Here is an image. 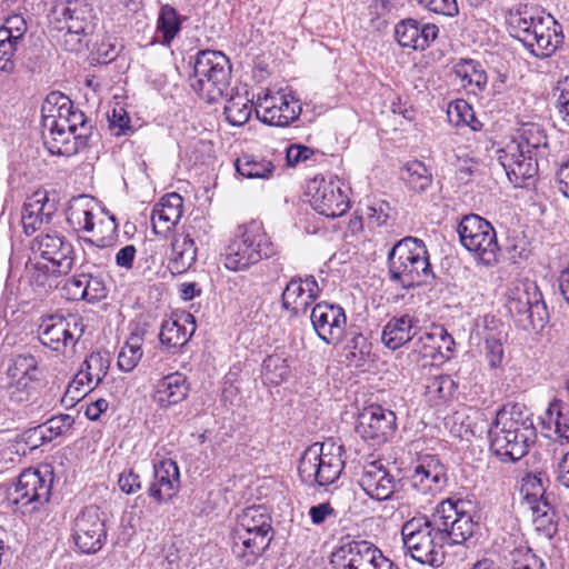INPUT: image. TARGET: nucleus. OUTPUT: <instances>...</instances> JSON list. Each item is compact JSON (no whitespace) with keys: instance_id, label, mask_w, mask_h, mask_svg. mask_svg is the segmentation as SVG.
<instances>
[{"instance_id":"nucleus-1","label":"nucleus","mask_w":569,"mask_h":569,"mask_svg":"<svg viewBox=\"0 0 569 569\" xmlns=\"http://www.w3.org/2000/svg\"><path fill=\"white\" fill-rule=\"evenodd\" d=\"M463 500H442L431 518H412L401 529L403 545L411 557L423 565L443 563V545H459L472 537L477 523L465 510Z\"/></svg>"},{"instance_id":"nucleus-2","label":"nucleus","mask_w":569,"mask_h":569,"mask_svg":"<svg viewBox=\"0 0 569 569\" xmlns=\"http://www.w3.org/2000/svg\"><path fill=\"white\" fill-rule=\"evenodd\" d=\"M31 253L36 261L31 280L43 289L58 288L59 278L67 276L74 263V250L70 241L57 231L38 234L31 241Z\"/></svg>"},{"instance_id":"nucleus-3","label":"nucleus","mask_w":569,"mask_h":569,"mask_svg":"<svg viewBox=\"0 0 569 569\" xmlns=\"http://www.w3.org/2000/svg\"><path fill=\"white\" fill-rule=\"evenodd\" d=\"M490 449L502 462H515L527 455L535 442L532 420L518 406L502 408L489 430Z\"/></svg>"},{"instance_id":"nucleus-4","label":"nucleus","mask_w":569,"mask_h":569,"mask_svg":"<svg viewBox=\"0 0 569 569\" xmlns=\"http://www.w3.org/2000/svg\"><path fill=\"white\" fill-rule=\"evenodd\" d=\"M278 252L260 222L251 221L237 229L223 253V264L231 271H242Z\"/></svg>"},{"instance_id":"nucleus-5","label":"nucleus","mask_w":569,"mask_h":569,"mask_svg":"<svg viewBox=\"0 0 569 569\" xmlns=\"http://www.w3.org/2000/svg\"><path fill=\"white\" fill-rule=\"evenodd\" d=\"M388 262L391 280L402 288L419 287L433 278L428 251L420 239L400 240L389 252Z\"/></svg>"},{"instance_id":"nucleus-6","label":"nucleus","mask_w":569,"mask_h":569,"mask_svg":"<svg viewBox=\"0 0 569 569\" xmlns=\"http://www.w3.org/2000/svg\"><path fill=\"white\" fill-rule=\"evenodd\" d=\"M192 69L189 84L199 98L213 103L226 94L231 80V64L224 53L201 50L194 57Z\"/></svg>"},{"instance_id":"nucleus-7","label":"nucleus","mask_w":569,"mask_h":569,"mask_svg":"<svg viewBox=\"0 0 569 569\" xmlns=\"http://www.w3.org/2000/svg\"><path fill=\"white\" fill-rule=\"evenodd\" d=\"M508 23L512 34L538 58H547L557 49L560 39L550 27L551 17L535 16L527 7L510 12Z\"/></svg>"},{"instance_id":"nucleus-8","label":"nucleus","mask_w":569,"mask_h":569,"mask_svg":"<svg viewBox=\"0 0 569 569\" xmlns=\"http://www.w3.org/2000/svg\"><path fill=\"white\" fill-rule=\"evenodd\" d=\"M506 307L519 327L542 329L548 317L546 305L537 284L529 280L511 283L507 293Z\"/></svg>"},{"instance_id":"nucleus-9","label":"nucleus","mask_w":569,"mask_h":569,"mask_svg":"<svg viewBox=\"0 0 569 569\" xmlns=\"http://www.w3.org/2000/svg\"><path fill=\"white\" fill-rule=\"evenodd\" d=\"M340 447L315 443L307 448L300 458L298 472L308 486L325 487L333 483L341 475L343 461Z\"/></svg>"},{"instance_id":"nucleus-10","label":"nucleus","mask_w":569,"mask_h":569,"mask_svg":"<svg viewBox=\"0 0 569 569\" xmlns=\"http://www.w3.org/2000/svg\"><path fill=\"white\" fill-rule=\"evenodd\" d=\"M461 244L486 266L497 261L499 244L493 227L477 214H468L458 224Z\"/></svg>"},{"instance_id":"nucleus-11","label":"nucleus","mask_w":569,"mask_h":569,"mask_svg":"<svg viewBox=\"0 0 569 569\" xmlns=\"http://www.w3.org/2000/svg\"><path fill=\"white\" fill-rule=\"evenodd\" d=\"M90 204L91 202L86 197L73 200L68 208L67 221L76 231L92 232L98 227L101 233L106 232V234L96 239H86L84 241L101 248L107 247L113 241L118 226L113 217L100 219L97 224L93 207Z\"/></svg>"},{"instance_id":"nucleus-12","label":"nucleus","mask_w":569,"mask_h":569,"mask_svg":"<svg viewBox=\"0 0 569 569\" xmlns=\"http://www.w3.org/2000/svg\"><path fill=\"white\" fill-rule=\"evenodd\" d=\"M73 539L83 553H96L107 540L106 515L97 506L84 507L74 519Z\"/></svg>"},{"instance_id":"nucleus-13","label":"nucleus","mask_w":569,"mask_h":569,"mask_svg":"<svg viewBox=\"0 0 569 569\" xmlns=\"http://www.w3.org/2000/svg\"><path fill=\"white\" fill-rule=\"evenodd\" d=\"M256 113L263 123L287 127L301 113L299 100L284 91L270 92L258 97Z\"/></svg>"},{"instance_id":"nucleus-14","label":"nucleus","mask_w":569,"mask_h":569,"mask_svg":"<svg viewBox=\"0 0 569 569\" xmlns=\"http://www.w3.org/2000/svg\"><path fill=\"white\" fill-rule=\"evenodd\" d=\"M83 326L73 315H51L39 327V338L46 347L54 351H63L73 346L82 336Z\"/></svg>"},{"instance_id":"nucleus-15","label":"nucleus","mask_w":569,"mask_h":569,"mask_svg":"<svg viewBox=\"0 0 569 569\" xmlns=\"http://www.w3.org/2000/svg\"><path fill=\"white\" fill-rule=\"evenodd\" d=\"M72 101L61 92H50L41 107L42 117V139L46 148L50 152L54 148L57 138H63V130L67 117L70 116Z\"/></svg>"},{"instance_id":"nucleus-16","label":"nucleus","mask_w":569,"mask_h":569,"mask_svg":"<svg viewBox=\"0 0 569 569\" xmlns=\"http://www.w3.org/2000/svg\"><path fill=\"white\" fill-rule=\"evenodd\" d=\"M396 415L380 405L365 408L358 417L356 432L372 446L385 443L395 432Z\"/></svg>"},{"instance_id":"nucleus-17","label":"nucleus","mask_w":569,"mask_h":569,"mask_svg":"<svg viewBox=\"0 0 569 569\" xmlns=\"http://www.w3.org/2000/svg\"><path fill=\"white\" fill-rule=\"evenodd\" d=\"M409 481L415 493L429 502L447 487V469L437 458L426 457L415 468Z\"/></svg>"},{"instance_id":"nucleus-18","label":"nucleus","mask_w":569,"mask_h":569,"mask_svg":"<svg viewBox=\"0 0 569 569\" xmlns=\"http://www.w3.org/2000/svg\"><path fill=\"white\" fill-rule=\"evenodd\" d=\"M310 320L318 337L327 345L337 346L341 342L347 317L340 306L319 302L312 308Z\"/></svg>"},{"instance_id":"nucleus-19","label":"nucleus","mask_w":569,"mask_h":569,"mask_svg":"<svg viewBox=\"0 0 569 569\" xmlns=\"http://www.w3.org/2000/svg\"><path fill=\"white\" fill-rule=\"evenodd\" d=\"M63 130H66V134H63V138H57V146L51 148L50 153L71 157L88 144L92 134V124L82 111L72 108L70 109V116L67 117Z\"/></svg>"},{"instance_id":"nucleus-20","label":"nucleus","mask_w":569,"mask_h":569,"mask_svg":"<svg viewBox=\"0 0 569 569\" xmlns=\"http://www.w3.org/2000/svg\"><path fill=\"white\" fill-rule=\"evenodd\" d=\"M499 161L508 179L516 187H522L527 180L538 173V162L533 154L525 152L523 143H509L500 151Z\"/></svg>"},{"instance_id":"nucleus-21","label":"nucleus","mask_w":569,"mask_h":569,"mask_svg":"<svg viewBox=\"0 0 569 569\" xmlns=\"http://www.w3.org/2000/svg\"><path fill=\"white\" fill-rule=\"evenodd\" d=\"M320 293L316 279L310 276L305 279H291L281 295V307L290 317H299L307 312Z\"/></svg>"},{"instance_id":"nucleus-22","label":"nucleus","mask_w":569,"mask_h":569,"mask_svg":"<svg viewBox=\"0 0 569 569\" xmlns=\"http://www.w3.org/2000/svg\"><path fill=\"white\" fill-rule=\"evenodd\" d=\"M315 192L311 197L312 208L327 218L343 216L349 209V200L338 181H315Z\"/></svg>"},{"instance_id":"nucleus-23","label":"nucleus","mask_w":569,"mask_h":569,"mask_svg":"<svg viewBox=\"0 0 569 569\" xmlns=\"http://www.w3.org/2000/svg\"><path fill=\"white\" fill-rule=\"evenodd\" d=\"M361 489L372 499L385 501L395 492L396 480L381 461H369L362 466L358 478Z\"/></svg>"},{"instance_id":"nucleus-24","label":"nucleus","mask_w":569,"mask_h":569,"mask_svg":"<svg viewBox=\"0 0 569 569\" xmlns=\"http://www.w3.org/2000/svg\"><path fill=\"white\" fill-rule=\"evenodd\" d=\"M51 481H47L38 470H24L18 478L10 497L16 505H43L49 500Z\"/></svg>"},{"instance_id":"nucleus-25","label":"nucleus","mask_w":569,"mask_h":569,"mask_svg":"<svg viewBox=\"0 0 569 569\" xmlns=\"http://www.w3.org/2000/svg\"><path fill=\"white\" fill-rule=\"evenodd\" d=\"M180 488V472L176 461L163 459L153 468V481L148 488V496L157 503L172 499Z\"/></svg>"},{"instance_id":"nucleus-26","label":"nucleus","mask_w":569,"mask_h":569,"mask_svg":"<svg viewBox=\"0 0 569 569\" xmlns=\"http://www.w3.org/2000/svg\"><path fill=\"white\" fill-rule=\"evenodd\" d=\"M439 28L433 23H421L416 19H403L396 24L398 43L412 50H425L438 37Z\"/></svg>"},{"instance_id":"nucleus-27","label":"nucleus","mask_w":569,"mask_h":569,"mask_svg":"<svg viewBox=\"0 0 569 569\" xmlns=\"http://www.w3.org/2000/svg\"><path fill=\"white\" fill-rule=\"evenodd\" d=\"M53 13L63 20L64 26L60 29H67L73 33H81L82 37H90L96 28L94 16L92 9L87 4L78 1H68L67 3L57 4Z\"/></svg>"},{"instance_id":"nucleus-28","label":"nucleus","mask_w":569,"mask_h":569,"mask_svg":"<svg viewBox=\"0 0 569 569\" xmlns=\"http://www.w3.org/2000/svg\"><path fill=\"white\" fill-rule=\"evenodd\" d=\"M373 550H378V547L367 540L343 542L332 553L331 562L335 569H363Z\"/></svg>"},{"instance_id":"nucleus-29","label":"nucleus","mask_w":569,"mask_h":569,"mask_svg":"<svg viewBox=\"0 0 569 569\" xmlns=\"http://www.w3.org/2000/svg\"><path fill=\"white\" fill-rule=\"evenodd\" d=\"M182 198L178 193H170L163 197L151 214L153 231L167 237L179 222L182 216Z\"/></svg>"},{"instance_id":"nucleus-30","label":"nucleus","mask_w":569,"mask_h":569,"mask_svg":"<svg viewBox=\"0 0 569 569\" xmlns=\"http://www.w3.org/2000/svg\"><path fill=\"white\" fill-rule=\"evenodd\" d=\"M418 319L409 313L393 316L382 330V342L391 350L405 346L418 333Z\"/></svg>"},{"instance_id":"nucleus-31","label":"nucleus","mask_w":569,"mask_h":569,"mask_svg":"<svg viewBox=\"0 0 569 569\" xmlns=\"http://www.w3.org/2000/svg\"><path fill=\"white\" fill-rule=\"evenodd\" d=\"M54 207L49 202L47 192L37 191L24 203L21 222L27 234L37 231L42 223L49 222L53 214Z\"/></svg>"},{"instance_id":"nucleus-32","label":"nucleus","mask_w":569,"mask_h":569,"mask_svg":"<svg viewBox=\"0 0 569 569\" xmlns=\"http://www.w3.org/2000/svg\"><path fill=\"white\" fill-rule=\"evenodd\" d=\"M486 333L483 337L482 353L491 369L501 367L505 357L503 342L507 333L503 330V325L495 319V317H485Z\"/></svg>"},{"instance_id":"nucleus-33","label":"nucleus","mask_w":569,"mask_h":569,"mask_svg":"<svg viewBox=\"0 0 569 569\" xmlns=\"http://www.w3.org/2000/svg\"><path fill=\"white\" fill-rule=\"evenodd\" d=\"M189 390L187 377L177 371L158 381L153 400L161 408H168L183 401L188 397Z\"/></svg>"},{"instance_id":"nucleus-34","label":"nucleus","mask_w":569,"mask_h":569,"mask_svg":"<svg viewBox=\"0 0 569 569\" xmlns=\"http://www.w3.org/2000/svg\"><path fill=\"white\" fill-rule=\"evenodd\" d=\"M197 260V247L189 232L176 234L171 242V254L168 268L172 274H181L189 270Z\"/></svg>"},{"instance_id":"nucleus-35","label":"nucleus","mask_w":569,"mask_h":569,"mask_svg":"<svg viewBox=\"0 0 569 569\" xmlns=\"http://www.w3.org/2000/svg\"><path fill=\"white\" fill-rule=\"evenodd\" d=\"M194 330V318L188 313L179 319L164 320L161 325L159 339L168 348H181L190 340Z\"/></svg>"},{"instance_id":"nucleus-36","label":"nucleus","mask_w":569,"mask_h":569,"mask_svg":"<svg viewBox=\"0 0 569 569\" xmlns=\"http://www.w3.org/2000/svg\"><path fill=\"white\" fill-rule=\"evenodd\" d=\"M236 531L250 536H263L268 538V542H271L273 538L271 517L262 506L248 507L239 515Z\"/></svg>"},{"instance_id":"nucleus-37","label":"nucleus","mask_w":569,"mask_h":569,"mask_svg":"<svg viewBox=\"0 0 569 569\" xmlns=\"http://www.w3.org/2000/svg\"><path fill=\"white\" fill-rule=\"evenodd\" d=\"M268 538L263 536L243 535L236 531L232 542L233 556L246 567L253 566L269 547Z\"/></svg>"},{"instance_id":"nucleus-38","label":"nucleus","mask_w":569,"mask_h":569,"mask_svg":"<svg viewBox=\"0 0 569 569\" xmlns=\"http://www.w3.org/2000/svg\"><path fill=\"white\" fill-rule=\"evenodd\" d=\"M445 333V328L440 325H433L429 329L422 330L418 327V333L411 340L413 357L412 361L418 362L420 359H435L438 353H441V335Z\"/></svg>"},{"instance_id":"nucleus-39","label":"nucleus","mask_w":569,"mask_h":569,"mask_svg":"<svg viewBox=\"0 0 569 569\" xmlns=\"http://www.w3.org/2000/svg\"><path fill=\"white\" fill-rule=\"evenodd\" d=\"M234 167L237 172L243 178L264 180L270 179L276 169L272 161L253 154L239 157L234 162Z\"/></svg>"},{"instance_id":"nucleus-40","label":"nucleus","mask_w":569,"mask_h":569,"mask_svg":"<svg viewBox=\"0 0 569 569\" xmlns=\"http://www.w3.org/2000/svg\"><path fill=\"white\" fill-rule=\"evenodd\" d=\"M110 367V356L107 352H92L84 362L83 368L77 373L79 381H86L89 390H92L91 383L98 386L107 376Z\"/></svg>"},{"instance_id":"nucleus-41","label":"nucleus","mask_w":569,"mask_h":569,"mask_svg":"<svg viewBox=\"0 0 569 569\" xmlns=\"http://www.w3.org/2000/svg\"><path fill=\"white\" fill-rule=\"evenodd\" d=\"M181 23L182 18L173 7L162 6L157 19V32L161 34L160 43L169 47L180 32Z\"/></svg>"},{"instance_id":"nucleus-42","label":"nucleus","mask_w":569,"mask_h":569,"mask_svg":"<svg viewBox=\"0 0 569 569\" xmlns=\"http://www.w3.org/2000/svg\"><path fill=\"white\" fill-rule=\"evenodd\" d=\"M448 121L455 127H470L472 130H480L482 124L476 118L472 107L462 99L450 102L447 108Z\"/></svg>"},{"instance_id":"nucleus-43","label":"nucleus","mask_w":569,"mask_h":569,"mask_svg":"<svg viewBox=\"0 0 569 569\" xmlns=\"http://www.w3.org/2000/svg\"><path fill=\"white\" fill-rule=\"evenodd\" d=\"M402 179L410 189L422 192L431 184L432 174L423 162L412 160L405 164Z\"/></svg>"},{"instance_id":"nucleus-44","label":"nucleus","mask_w":569,"mask_h":569,"mask_svg":"<svg viewBox=\"0 0 569 569\" xmlns=\"http://www.w3.org/2000/svg\"><path fill=\"white\" fill-rule=\"evenodd\" d=\"M253 104L251 100L242 94L232 96L224 106L226 119L232 126H242L251 117Z\"/></svg>"},{"instance_id":"nucleus-45","label":"nucleus","mask_w":569,"mask_h":569,"mask_svg":"<svg viewBox=\"0 0 569 569\" xmlns=\"http://www.w3.org/2000/svg\"><path fill=\"white\" fill-rule=\"evenodd\" d=\"M39 378L38 362L32 355H19L13 358L6 375L0 380Z\"/></svg>"},{"instance_id":"nucleus-46","label":"nucleus","mask_w":569,"mask_h":569,"mask_svg":"<svg viewBox=\"0 0 569 569\" xmlns=\"http://www.w3.org/2000/svg\"><path fill=\"white\" fill-rule=\"evenodd\" d=\"M142 355V338L139 335H131L119 352L118 367L130 372L137 367Z\"/></svg>"},{"instance_id":"nucleus-47","label":"nucleus","mask_w":569,"mask_h":569,"mask_svg":"<svg viewBox=\"0 0 569 569\" xmlns=\"http://www.w3.org/2000/svg\"><path fill=\"white\" fill-rule=\"evenodd\" d=\"M72 423L73 418L69 415L56 416L49 419L44 425L31 429V436L51 442L54 438L69 430Z\"/></svg>"},{"instance_id":"nucleus-48","label":"nucleus","mask_w":569,"mask_h":569,"mask_svg":"<svg viewBox=\"0 0 569 569\" xmlns=\"http://www.w3.org/2000/svg\"><path fill=\"white\" fill-rule=\"evenodd\" d=\"M38 380L39 378L0 380V387L6 390L11 401L22 403L30 400Z\"/></svg>"},{"instance_id":"nucleus-49","label":"nucleus","mask_w":569,"mask_h":569,"mask_svg":"<svg viewBox=\"0 0 569 569\" xmlns=\"http://www.w3.org/2000/svg\"><path fill=\"white\" fill-rule=\"evenodd\" d=\"M360 219H366L370 227H382L391 218V207L387 201L372 200L359 209Z\"/></svg>"},{"instance_id":"nucleus-50","label":"nucleus","mask_w":569,"mask_h":569,"mask_svg":"<svg viewBox=\"0 0 569 569\" xmlns=\"http://www.w3.org/2000/svg\"><path fill=\"white\" fill-rule=\"evenodd\" d=\"M21 41V31L13 36L8 29H0V70L10 72L14 68V52Z\"/></svg>"},{"instance_id":"nucleus-51","label":"nucleus","mask_w":569,"mask_h":569,"mask_svg":"<svg viewBox=\"0 0 569 569\" xmlns=\"http://www.w3.org/2000/svg\"><path fill=\"white\" fill-rule=\"evenodd\" d=\"M548 419L555 423L560 438L569 441V410L561 400L552 401L547 410Z\"/></svg>"},{"instance_id":"nucleus-52","label":"nucleus","mask_w":569,"mask_h":569,"mask_svg":"<svg viewBox=\"0 0 569 569\" xmlns=\"http://www.w3.org/2000/svg\"><path fill=\"white\" fill-rule=\"evenodd\" d=\"M511 569H547L545 562L530 548H518L512 552Z\"/></svg>"},{"instance_id":"nucleus-53","label":"nucleus","mask_w":569,"mask_h":569,"mask_svg":"<svg viewBox=\"0 0 569 569\" xmlns=\"http://www.w3.org/2000/svg\"><path fill=\"white\" fill-rule=\"evenodd\" d=\"M545 475L529 473L523 478L521 491L525 495L526 502L529 500L546 497V489L543 486Z\"/></svg>"},{"instance_id":"nucleus-54","label":"nucleus","mask_w":569,"mask_h":569,"mask_svg":"<svg viewBox=\"0 0 569 569\" xmlns=\"http://www.w3.org/2000/svg\"><path fill=\"white\" fill-rule=\"evenodd\" d=\"M417 3L430 12L446 17H455L459 12L457 0H416Z\"/></svg>"},{"instance_id":"nucleus-55","label":"nucleus","mask_w":569,"mask_h":569,"mask_svg":"<svg viewBox=\"0 0 569 569\" xmlns=\"http://www.w3.org/2000/svg\"><path fill=\"white\" fill-rule=\"evenodd\" d=\"M511 143H523L525 152L536 157V150L541 146H547V137L538 128H530L523 130L519 141Z\"/></svg>"},{"instance_id":"nucleus-56","label":"nucleus","mask_w":569,"mask_h":569,"mask_svg":"<svg viewBox=\"0 0 569 569\" xmlns=\"http://www.w3.org/2000/svg\"><path fill=\"white\" fill-rule=\"evenodd\" d=\"M86 274L73 276L66 280L61 287L63 296L68 300H84L86 291Z\"/></svg>"},{"instance_id":"nucleus-57","label":"nucleus","mask_w":569,"mask_h":569,"mask_svg":"<svg viewBox=\"0 0 569 569\" xmlns=\"http://www.w3.org/2000/svg\"><path fill=\"white\" fill-rule=\"evenodd\" d=\"M130 118L123 108L113 109L111 116H109V127L114 136L127 134L131 130Z\"/></svg>"},{"instance_id":"nucleus-58","label":"nucleus","mask_w":569,"mask_h":569,"mask_svg":"<svg viewBox=\"0 0 569 569\" xmlns=\"http://www.w3.org/2000/svg\"><path fill=\"white\" fill-rule=\"evenodd\" d=\"M263 369L266 373H271L273 370L277 371L274 377H270V381L278 383L288 375V366L286 365V360L277 355L269 356L263 361Z\"/></svg>"},{"instance_id":"nucleus-59","label":"nucleus","mask_w":569,"mask_h":569,"mask_svg":"<svg viewBox=\"0 0 569 569\" xmlns=\"http://www.w3.org/2000/svg\"><path fill=\"white\" fill-rule=\"evenodd\" d=\"M84 385H87V382L79 381V376L77 375L72 382L69 383L62 398V403L66 406H73L76 402L81 400L89 391V389H84Z\"/></svg>"},{"instance_id":"nucleus-60","label":"nucleus","mask_w":569,"mask_h":569,"mask_svg":"<svg viewBox=\"0 0 569 569\" xmlns=\"http://www.w3.org/2000/svg\"><path fill=\"white\" fill-rule=\"evenodd\" d=\"M86 291L84 300L88 302H94L106 297V286L103 281L98 277L86 274Z\"/></svg>"},{"instance_id":"nucleus-61","label":"nucleus","mask_w":569,"mask_h":569,"mask_svg":"<svg viewBox=\"0 0 569 569\" xmlns=\"http://www.w3.org/2000/svg\"><path fill=\"white\" fill-rule=\"evenodd\" d=\"M90 37H82L81 33H73L66 29L62 36V46L67 51L79 52L88 47Z\"/></svg>"},{"instance_id":"nucleus-62","label":"nucleus","mask_w":569,"mask_h":569,"mask_svg":"<svg viewBox=\"0 0 569 569\" xmlns=\"http://www.w3.org/2000/svg\"><path fill=\"white\" fill-rule=\"evenodd\" d=\"M532 521L536 529L547 538L550 539L557 533L558 527L556 521V512H549L543 517L533 518Z\"/></svg>"},{"instance_id":"nucleus-63","label":"nucleus","mask_w":569,"mask_h":569,"mask_svg":"<svg viewBox=\"0 0 569 569\" xmlns=\"http://www.w3.org/2000/svg\"><path fill=\"white\" fill-rule=\"evenodd\" d=\"M560 94L557 99V109L561 121L569 127V80L566 79L559 86Z\"/></svg>"},{"instance_id":"nucleus-64","label":"nucleus","mask_w":569,"mask_h":569,"mask_svg":"<svg viewBox=\"0 0 569 569\" xmlns=\"http://www.w3.org/2000/svg\"><path fill=\"white\" fill-rule=\"evenodd\" d=\"M313 150L301 144H291L287 148L286 159L289 166H296L299 162L311 158Z\"/></svg>"}]
</instances>
